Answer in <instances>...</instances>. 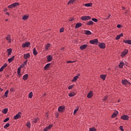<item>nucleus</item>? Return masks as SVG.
<instances>
[{"mask_svg": "<svg viewBox=\"0 0 131 131\" xmlns=\"http://www.w3.org/2000/svg\"><path fill=\"white\" fill-rule=\"evenodd\" d=\"M121 82L122 84L126 85V86H129L130 85V82H128L126 79L122 80Z\"/></svg>", "mask_w": 131, "mask_h": 131, "instance_id": "1", "label": "nucleus"}, {"mask_svg": "<svg viewBox=\"0 0 131 131\" xmlns=\"http://www.w3.org/2000/svg\"><path fill=\"white\" fill-rule=\"evenodd\" d=\"M17 6H19V3H15L8 6V9H13V8H15V7H17Z\"/></svg>", "mask_w": 131, "mask_h": 131, "instance_id": "2", "label": "nucleus"}, {"mask_svg": "<svg viewBox=\"0 0 131 131\" xmlns=\"http://www.w3.org/2000/svg\"><path fill=\"white\" fill-rule=\"evenodd\" d=\"M83 21H88V20H91V16H83L81 18Z\"/></svg>", "mask_w": 131, "mask_h": 131, "instance_id": "3", "label": "nucleus"}, {"mask_svg": "<svg viewBox=\"0 0 131 131\" xmlns=\"http://www.w3.org/2000/svg\"><path fill=\"white\" fill-rule=\"evenodd\" d=\"M90 43H91V45H97L98 42V39H94L93 40H91L90 41Z\"/></svg>", "mask_w": 131, "mask_h": 131, "instance_id": "4", "label": "nucleus"}, {"mask_svg": "<svg viewBox=\"0 0 131 131\" xmlns=\"http://www.w3.org/2000/svg\"><path fill=\"white\" fill-rule=\"evenodd\" d=\"M121 118L123 119V120H128V119H129L128 116L125 115L122 116Z\"/></svg>", "mask_w": 131, "mask_h": 131, "instance_id": "5", "label": "nucleus"}, {"mask_svg": "<svg viewBox=\"0 0 131 131\" xmlns=\"http://www.w3.org/2000/svg\"><path fill=\"white\" fill-rule=\"evenodd\" d=\"M19 118H21V112H19L14 117V119H19Z\"/></svg>", "mask_w": 131, "mask_h": 131, "instance_id": "6", "label": "nucleus"}, {"mask_svg": "<svg viewBox=\"0 0 131 131\" xmlns=\"http://www.w3.org/2000/svg\"><path fill=\"white\" fill-rule=\"evenodd\" d=\"M64 109H65V106H59L58 108V112H64Z\"/></svg>", "mask_w": 131, "mask_h": 131, "instance_id": "7", "label": "nucleus"}, {"mask_svg": "<svg viewBox=\"0 0 131 131\" xmlns=\"http://www.w3.org/2000/svg\"><path fill=\"white\" fill-rule=\"evenodd\" d=\"M29 46H30V42H27L22 45V47L23 48H28V47H29Z\"/></svg>", "mask_w": 131, "mask_h": 131, "instance_id": "8", "label": "nucleus"}, {"mask_svg": "<svg viewBox=\"0 0 131 131\" xmlns=\"http://www.w3.org/2000/svg\"><path fill=\"white\" fill-rule=\"evenodd\" d=\"M86 48H88V45H86V44H84L80 47V49L81 50H85V49H86Z\"/></svg>", "mask_w": 131, "mask_h": 131, "instance_id": "9", "label": "nucleus"}, {"mask_svg": "<svg viewBox=\"0 0 131 131\" xmlns=\"http://www.w3.org/2000/svg\"><path fill=\"white\" fill-rule=\"evenodd\" d=\"M127 53H128V51H127V50H125L121 54V57H124V56H125V55H126V54H127Z\"/></svg>", "mask_w": 131, "mask_h": 131, "instance_id": "10", "label": "nucleus"}, {"mask_svg": "<svg viewBox=\"0 0 131 131\" xmlns=\"http://www.w3.org/2000/svg\"><path fill=\"white\" fill-rule=\"evenodd\" d=\"M92 97H93V91H91L88 93V94L87 95V98H88L89 99H91V98H92Z\"/></svg>", "mask_w": 131, "mask_h": 131, "instance_id": "11", "label": "nucleus"}, {"mask_svg": "<svg viewBox=\"0 0 131 131\" xmlns=\"http://www.w3.org/2000/svg\"><path fill=\"white\" fill-rule=\"evenodd\" d=\"M7 66H8V64L7 63H5L4 64V66H3L1 69H0V72H2L4 71V69H5V68H6V67H7Z\"/></svg>", "mask_w": 131, "mask_h": 131, "instance_id": "12", "label": "nucleus"}, {"mask_svg": "<svg viewBox=\"0 0 131 131\" xmlns=\"http://www.w3.org/2000/svg\"><path fill=\"white\" fill-rule=\"evenodd\" d=\"M53 60V56L52 55H49L47 56L48 62H51Z\"/></svg>", "mask_w": 131, "mask_h": 131, "instance_id": "13", "label": "nucleus"}, {"mask_svg": "<svg viewBox=\"0 0 131 131\" xmlns=\"http://www.w3.org/2000/svg\"><path fill=\"white\" fill-rule=\"evenodd\" d=\"M99 47L100 48V49H105V43H100L99 44Z\"/></svg>", "mask_w": 131, "mask_h": 131, "instance_id": "14", "label": "nucleus"}, {"mask_svg": "<svg viewBox=\"0 0 131 131\" xmlns=\"http://www.w3.org/2000/svg\"><path fill=\"white\" fill-rule=\"evenodd\" d=\"M24 59H28V58H30V54L29 53L24 54Z\"/></svg>", "mask_w": 131, "mask_h": 131, "instance_id": "15", "label": "nucleus"}, {"mask_svg": "<svg viewBox=\"0 0 131 131\" xmlns=\"http://www.w3.org/2000/svg\"><path fill=\"white\" fill-rule=\"evenodd\" d=\"M6 39L8 40V42L11 43L12 39H11V35H8L6 37Z\"/></svg>", "mask_w": 131, "mask_h": 131, "instance_id": "16", "label": "nucleus"}, {"mask_svg": "<svg viewBox=\"0 0 131 131\" xmlns=\"http://www.w3.org/2000/svg\"><path fill=\"white\" fill-rule=\"evenodd\" d=\"M117 114H118V111L115 112L112 115V118L116 117V116H117Z\"/></svg>", "mask_w": 131, "mask_h": 131, "instance_id": "17", "label": "nucleus"}, {"mask_svg": "<svg viewBox=\"0 0 131 131\" xmlns=\"http://www.w3.org/2000/svg\"><path fill=\"white\" fill-rule=\"evenodd\" d=\"M82 26V24L81 23H77L76 25L75 29H77V28H79V27H81Z\"/></svg>", "mask_w": 131, "mask_h": 131, "instance_id": "18", "label": "nucleus"}, {"mask_svg": "<svg viewBox=\"0 0 131 131\" xmlns=\"http://www.w3.org/2000/svg\"><path fill=\"white\" fill-rule=\"evenodd\" d=\"M53 126L52 125H49L48 126L46 127L43 129V131H48Z\"/></svg>", "mask_w": 131, "mask_h": 131, "instance_id": "19", "label": "nucleus"}, {"mask_svg": "<svg viewBox=\"0 0 131 131\" xmlns=\"http://www.w3.org/2000/svg\"><path fill=\"white\" fill-rule=\"evenodd\" d=\"M51 66V63H48L47 64L45 67V70H48V69H49V68H50V67Z\"/></svg>", "mask_w": 131, "mask_h": 131, "instance_id": "20", "label": "nucleus"}, {"mask_svg": "<svg viewBox=\"0 0 131 131\" xmlns=\"http://www.w3.org/2000/svg\"><path fill=\"white\" fill-rule=\"evenodd\" d=\"M123 42L128 45H131V40H124Z\"/></svg>", "mask_w": 131, "mask_h": 131, "instance_id": "21", "label": "nucleus"}, {"mask_svg": "<svg viewBox=\"0 0 131 131\" xmlns=\"http://www.w3.org/2000/svg\"><path fill=\"white\" fill-rule=\"evenodd\" d=\"M14 59H15V56H13L11 58L8 59V61L9 62V63H11V62L14 61Z\"/></svg>", "mask_w": 131, "mask_h": 131, "instance_id": "22", "label": "nucleus"}, {"mask_svg": "<svg viewBox=\"0 0 131 131\" xmlns=\"http://www.w3.org/2000/svg\"><path fill=\"white\" fill-rule=\"evenodd\" d=\"M50 47H51V44L48 43L47 45H46L45 47V51H48V50H49V48H50Z\"/></svg>", "mask_w": 131, "mask_h": 131, "instance_id": "23", "label": "nucleus"}, {"mask_svg": "<svg viewBox=\"0 0 131 131\" xmlns=\"http://www.w3.org/2000/svg\"><path fill=\"white\" fill-rule=\"evenodd\" d=\"M86 25H94V21H87Z\"/></svg>", "mask_w": 131, "mask_h": 131, "instance_id": "24", "label": "nucleus"}, {"mask_svg": "<svg viewBox=\"0 0 131 131\" xmlns=\"http://www.w3.org/2000/svg\"><path fill=\"white\" fill-rule=\"evenodd\" d=\"M28 78V74H25L23 76V79L24 80H27V79Z\"/></svg>", "mask_w": 131, "mask_h": 131, "instance_id": "25", "label": "nucleus"}, {"mask_svg": "<svg viewBox=\"0 0 131 131\" xmlns=\"http://www.w3.org/2000/svg\"><path fill=\"white\" fill-rule=\"evenodd\" d=\"M92 5L93 4L90 3L84 4V6H85V7H92Z\"/></svg>", "mask_w": 131, "mask_h": 131, "instance_id": "26", "label": "nucleus"}, {"mask_svg": "<svg viewBox=\"0 0 131 131\" xmlns=\"http://www.w3.org/2000/svg\"><path fill=\"white\" fill-rule=\"evenodd\" d=\"M85 34H86V35H91V34H92V32L90 31L86 30Z\"/></svg>", "mask_w": 131, "mask_h": 131, "instance_id": "27", "label": "nucleus"}, {"mask_svg": "<svg viewBox=\"0 0 131 131\" xmlns=\"http://www.w3.org/2000/svg\"><path fill=\"white\" fill-rule=\"evenodd\" d=\"M17 74L19 75V76L21 75V68H18L17 69Z\"/></svg>", "mask_w": 131, "mask_h": 131, "instance_id": "28", "label": "nucleus"}, {"mask_svg": "<svg viewBox=\"0 0 131 131\" xmlns=\"http://www.w3.org/2000/svg\"><path fill=\"white\" fill-rule=\"evenodd\" d=\"M79 78V76H76L74 77L73 79L72 80L73 82L76 81L78 78Z\"/></svg>", "mask_w": 131, "mask_h": 131, "instance_id": "29", "label": "nucleus"}, {"mask_svg": "<svg viewBox=\"0 0 131 131\" xmlns=\"http://www.w3.org/2000/svg\"><path fill=\"white\" fill-rule=\"evenodd\" d=\"M7 52L8 53V56H10L11 54H12V49H8L7 50Z\"/></svg>", "mask_w": 131, "mask_h": 131, "instance_id": "30", "label": "nucleus"}, {"mask_svg": "<svg viewBox=\"0 0 131 131\" xmlns=\"http://www.w3.org/2000/svg\"><path fill=\"white\" fill-rule=\"evenodd\" d=\"M123 66H124V63L122 62H120L119 65V67H120V68H122Z\"/></svg>", "mask_w": 131, "mask_h": 131, "instance_id": "31", "label": "nucleus"}, {"mask_svg": "<svg viewBox=\"0 0 131 131\" xmlns=\"http://www.w3.org/2000/svg\"><path fill=\"white\" fill-rule=\"evenodd\" d=\"M3 113H4V114H7V113H8V108H5L4 110H3L2 111Z\"/></svg>", "mask_w": 131, "mask_h": 131, "instance_id": "32", "label": "nucleus"}, {"mask_svg": "<svg viewBox=\"0 0 131 131\" xmlns=\"http://www.w3.org/2000/svg\"><path fill=\"white\" fill-rule=\"evenodd\" d=\"M69 97H74V96H75V93L74 92L70 93L69 94Z\"/></svg>", "mask_w": 131, "mask_h": 131, "instance_id": "33", "label": "nucleus"}, {"mask_svg": "<svg viewBox=\"0 0 131 131\" xmlns=\"http://www.w3.org/2000/svg\"><path fill=\"white\" fill-rule=\"evenodd\" d=\"M28 18H29L28 15H24V16L23 17V20H27Z\"/></svg>", "mask_w": 131, "mask_h": 131, "instance_id": "34", "label": "nucleus"}, {"mask_svg": "<svg viewBox=\"0 0 131 131\" xmlns=\"http://www.w3.org/2000/svg\"><path fill=\"white\" fill-rule=\"evenodd\" d=\"M33 54L35 55V56H36L37 54V51H36V49L35 48L33 49Z\"/></svg>", "mask_w": 131, "mask_h": 131, "instance_id": "35", "label": "nucleus"}, {"mask_svg": "<svg viewBox=\"0 0 131 131\" xmlns=\"http://www.w3.org/2000/svg\"><path fill=\"white\" fill-rule=\"evenodd\" d=\"M100 77L102 78V79H103V80H105V79H106V75H100Z\"/></svg>", "mask_w": 131, "mask_h": 131, "instance_id": "36", "label": "nucleus"}, {"mask_svg": "<svg viewBox=\"0 0 131 131\" xmlns=\"http://www.w3.org/2000/svg\"><path fill=\"white\" fill-rule=\"evenodd\" d=\"M27 126L29 128H30L31 126V124L30 123V122H28L27 123V124H26Z\"/></svg>", "mask_w": 131, "mask_h": 131, "instance_id": "37", "label": "nucleus"}, {"mask_svg": "<svg viewBox=\"0 0 131 131\" xmlns=\"http://www.w3.org/2000/svg\"><path fill=\"white\" fill-rule=\"evenodd\" d=\"M33 96V93L32 92H30L29 94V97L31 99L32 98V96Z\"/></svg>", "mask_w": 131, "mask_h": 131, "instance_id": "38", "label": "nucleus"}, {"mask_svg": "<svg viewBox=\"0 0 131 131\" xmlns=\"http://www.w3.org/2000/svg\"><path fill=\"white\" fill-rule=\"evenodd\" d=\"M74 2H75V0H70L68 4V5H70L71 4H73Z\"/></svg>", "mask_w": 131, "mask_h": 131, "instance_id": "39", "label": "nucleus"}, {"mask_svg": "<svg viewBox=\"0 0 131 131\" xmlns=\"http://www.w3.org/2000/svg\"><path fill=\"white\" fill-rule=\"evenodd\" d=\"M8 94H9V90H7L5 93V96L6 97V98L8 97Z\"/></svg>", "mask_w": 131, "mask_h": 131, "instance_id": "40", "label": "nucleus"}, {"mask_svg": "<svg viewBox=\"0 0 131 131\" xmlns=\"http://www.w3.org/2000/svg\"><path fill=\"white\" fill-rule=\"evenodd\" d=\"M78 107H77L76 108V109H75L74 111V115H75V114H76V113H77V112L78 111Z\"/></svg>", "mask_w": 131, "mask_h": 131, "instance_id": "41", "label": "nucleus"}, {"mask_svg": "<svg viewBox=\"0 0 131 131\" xmlns=\"http://www.w3.org/2000/svg\"><path fill=\"white\" fill-rule=\"evenodd\" d=\"M10 126V123H8L4 126V128H7Z\"/></svg>", "mask_w": 131, "mask_h": 131, "instance_id": "42", "label": "nucleus"}, {"mask_svg": "<svg viewBox=\"0 0 131 131\" xmlns=\"http://www.w3.org/2000/svg\"><path fill=\"white\" fill-rule=\"evenodd\" d=\"M96 129H95V127L90 128V131H96Z\"/></svg>", "mask_w": 131, "mask_h": 131, "instance_id": "43", "label": "nucleus"}, {"mask_svg": "<svg viewBox=\"0 0 131 131\" xmlns=\"http://www.w3.org/2000/svg\"><path fill=\"white\" fill-rule=\"evenodd\" d=\"M9 120H10V118H7L4 120V122H7V121H9Z\"/></svg>", "mask_w": 131, "mask_h": 131, "instance_id": "44", "label": "nucleus"}, {"mask_svg": "<svg viewBox=\"0 0 131 131\" xmlns=\"http://www.w3.org/2000/svg\"><path fill=\"white\" fill-rule=\"evenodd\" d=\"M38 120V118L35 119V120H34V121H33V123H36V122H37V121Z\"/></svg>", "mask_w": 131, "mask_h": 131, "instance_id": "45", "label": "nucleus"}, {"mask_svg": "<svg viewBox=\"0 0 131 131\" xmlns=\"http://www.w3.org/2000/svg\"><path fill=\"white\" fill-rule=\"evenodd\" d=\"M111 17V15L110 14L108 16V17H107L106 18H104V20H108L109 19V18H110Z\"/></svg>", "mask_w": 131, "mask_h": 131, "instance_id": "46", "label": "nucleus"}, {"mask_svg": "<svg viewBox=\"0 0 131 131\" xmlns=\"http://www.w3.org/2000/svg\"><path fill=\"white\" fill-rule=\"evenodd\" d=\"M92 21H94V22H97L98 19L97 18H92Z\"/></svg>", "mask_w": 131, "mask_h": 131, "instance_id": "47", "label": "nucleus"}, {"mask_svg": "<svg viewBox=\"0 0 131 131\" xmlns=\"http://www.w3.org/2000/svg\"><path fill=\"white\" fill-rule=\"evenodd\" d=\"M64 32V28H61L60 30H59V32Z\"/></svg>", "mask_w": 131, "mask_h": 131, "instance_id": "48", "label": "nucleus"}, {"mask_svg": "<svg viewBox=\"0 0 131 131\" xmlns=\"http://www.w3.org/2000/svg\"><path fill=\"white\" fill-rule=\"evenodd\" d=\"M120 38V36H119V35H117V37H116V39L117 40H118V39H119Z\"/></svg>", "mask_w": 131, "mask_h": 131, "instance_id": "49", "label": "nucleus"}, {"mask_svg": "<svg viewBox=\"0 0 131 131\" xmlns=\"http://www.w3.org/2000/svg\"><path fill=\"white\" fill-rule=\"evenodd\" d=\"M120 129H121V131H124V130L123 129V126H120Z\"/></svg>", "mask_w": 131, "mask_h": 131, "instance_id": "50", "label": "nucleus"}, {"mask_svg": "<svg viewBox=\"0 0 131 131\" xmlns=\"http://www.w3.org/2000/svg\"><path fill=\"white\" fill-rule=\"evenodd\" d=\"M73 88V85H70L69 86V90H71Z\"/></svg>", "mask_w": 131, "mask_h": 131, "instance_id": "51", "label": "nucleus"}, {"mask_svg": "<svg viewBox=\"0 0 131 131\" xmlns=\"http://www.w3.org/2000/svg\"><path fill=\"white\" fill-rule=\"evenodd\" d=\"M74 62H75V61H72L69 60V61H67V63H74Z\"/></svg>", "mask_w": 131, "mask_h": 131, "instance_id": "52", "label": "nucleus"}, {"mask_svg": "<svg viewBox=\"0 0 131 131\" xmlns=\"http://www.w3.org/2000/svg\"><path fill=\"white\" fill-rule=\"evenodd\" d=\"M107 100V96H105L104 98L103 99V101H106Z\"/></svg>", "mask_w": 131, "mask_h": 131, "instance_id": "53", "label": "nucleus"}, {"mask_svg": "<svg viewBox=\"0 0 131 131\" xmlns=\"http://www.w3.org/2000/svg\"><path fill=\"white\" fill-rule=\"evenodd\" d=\"M27 60H26L24 62V65H27Z\"/></svg>", "mask_w": 131, "mask_h": 131, "instance_id": "54", "label": "nucleus"}, {"mask_svg": "<svg viewBox=\"0 0 131 131\" xmlns=\"http://www.w3.org/2000/svg\"><path fill=\"white\" fill-rule=\"evenodd\" d=\"M117 27L118 28H120L121 27V25H118L117 26Z\"/></svg>", "mask_w": 131, "mask_h": 131, "instance_id": "55", "label": "nucleus"}, {"mask_svg": "<svg viewBox=\"0 0 131 131\" xmlns=\"http://www.w3.org/2000/svg\"><path fill=\"white\" fill-rule=\"evenodd\" d=\"M119 36H120V37H121V36H123V34L121 33L120 35H119Z\"/></svg>", "mask_w": 131, "mask_h": 131, "instance_id": "56", "label": "nucleus"}, {"mask_svg": "<svg viewBox=\"0 0 131 131\" xmlns=\"http://www.w3.org/2000/svg\"><path fill=\"white\" fill-rule=\"evenodd\" d=\"M10 92H14V88H11L10 89Z\"/></svg>", "mask_w": 131, "mask_h": 131, "instance_id": "57", "label": "nucleus"}, {"mask_svg": "<svg viewBox=\"0 0 131 131\" xmlns=\"http://www.w3.org/2000/svg\"><path fill=\"white\" fill-rule=\"evenodd\" d=\"M6 15H8V16H10V13L9 12H6Z\"/></svg>", "mask_w": 131, "mask_h": 131, "instance_id": "58", "label": "nucleus"}, {"mask_svg": "<svg viewBox=\"0 0 131 131\" xmlns=\"http://www.w3.org/2000/svg\"><path fill=\"white\" fill-rule=\"evenodd\" d=\"M61 51H64V48L62 47V48L61 49Z\"/></svg>", "mask_w": 131, "mask_h": 131, "instance_id": "59", "label": "nucleus"}, {"mask_svg": "<svg viewBox=\"0 0 131 131\" xmlns=\"http://www.w3.org/2000/svg\"><path fill=\"white\" fill-rule=\"evenodd\" d=\"M4 11H5V12L7 11V9H4Z\"/></svg>", "mask_w": 131, "mask_h": 131, "instance_id": "60", "label": "nucleus"}, {"mask_svg": "<svg viewBox=\"0 0 131 131\" xmlns=\"http://www.w3.org/2000/svg\"><path fill=\"white\" fill-rule=\"evenodd\" d=\"M125 9V8H124L123 7V10H124Z\"/></svg>", "mask_w": 131, "mask_h": 131, "instance_id": "61", "label": "nucleus"}, {"mask_svg": "<svg viewBox=\"0 0 131 131\" xmlns=\"http://www.w3.org/2000/svg\"><path fill=\"white\" fill-rule=\"evenodd\" d=\"M6 21H8V19H6Z\"/></svg>", "mask_w": 131, "mask_h": 131, "instance_id": "62", "label": "nucleus"}, {"mask_svg": "<svg viewBox=\"0 0 131 131\" xmlns=\"http://www.w3.org/2000/svg\"><path fill=\"white\" fill-rule=\"evenodd\" d=\"M73 19H71V20H70V21H73Z\"/></svg>", "mask_w": 131, "mask_h": 131, "instance_id": "63", "label": "nucleus"}, {"mask_svg": "<svg viewBox=\"0 0 131 131\" xmlns=\"http://www.w3.org/2000/svg\"><path fill=\"white\" fill-rule=\"evenodd\" d=\"M118 103H119V102H120V100H118Z\"/></svg>", "mask_w": 131, "mask_h": 131, "instance_id": "64", "label": "nucleus"}]
</instances>
